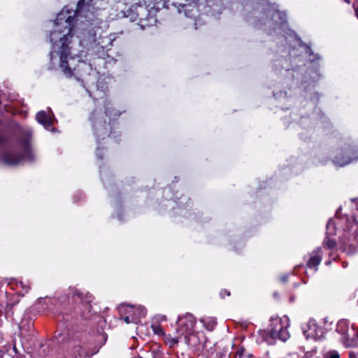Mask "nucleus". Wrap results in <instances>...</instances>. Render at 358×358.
<instances>
[{"instance_id":"f257e3e1","label":"nucleus","mask_w":358,"mask_h":358,"mask_svg":"<svg viewBox=\"0 0 358 358\" xmlns=\"http://www.w3.org/2000/svg\"><path fill=\"white\" fill-rule=\"evenodd\" d=\"M72 20L69 17L66 20H62V18L57 17L55 22V29L50 34V41L56 43L57 39L59 40L61 45L57 54L59 55V67L63 73L69 78L73 76V71L76 70L75 66H71V61H73L75 57L71 55L70 48L69 43L70 38L72 37Z\"/></svg>"},{"instance_id":"f03ea898","label":"nucleus","mask_w":358,"mask_h":358,"mask_svg":"<svg viewBox=\"0 0 358 358\" xmlns=\"http://www.w3.org/2000/svg\"><path fill=\"white\" fill-rule=\"evenodd\" d=\"M162 1V0H145V5H146L148 8H150L149 10L143 6L138 5V7L136 8L137 10L136 16H131V19L132 20L138 19L140 25L143 28L155 25L157 21L155 14L159 10V4Z\"/></svg>"},{"instance_id":"7ed1b4c3","label":"nucleus","mask_w":358,"mask_h":358,"mask_svg":"<svg viewBox=\"0 0 358 358\" xmlns=\"http://www.w3.org/2000/svg\"><path fill=\"white\" fill-rule=\"evenodd\" d=\"M22 146L23 153L22 155H18L13 151H7L1 157V162L8 166H17L22 162H33L35 156L31 150L28 141H24Z\"/></svg>"},{"instance_id":"20e7f679","label":"nucleus","mask_w":358,"mask_h":358,"mask_svg":"<svg viewBox=\"0 0 358 358\" xmlns=\"http://www.w3.org/2000/svg\"><path fill=\"white\" fill-rule=\"evenodd\" d=\"M352 328L355 331L354 336L351 338L347 332L348 324L345 320H341L337 324V331L343 334L342 342L346 348L358 347V328L355 329L354 326Z\"/></svg>"},{"instance_id":"39448f33","label":"nucleus","mask_w":358,"mask_h":358,"mask_svg":"<svg viewBox=\"0 0 358 358\" xmlns=\"http://www.w3.org/2000/svg\"><path fill=\"white\" fill-rule=\"evenodd\" d=\"M196 322L195 317L190 313L185 314L178 320L179 324L177 332L181 336H185L187 343H189L188 335L190 334L193 330Z\"/></svg>"},{"instance_id":"423d86ee","label":"nucleus","mask_w":358,"mask_h":358,"mask_svg":"<svg viewBox=\"0 0 358 358\" xmlns=\"http://www.w3.org/2000/svg\"><path fill=\"white\" fill-rule=\"evenodd\" d=\"M270 336L272 338H278L285 341L289 338V334L287 329L282 325L280 318H272Z\"/></svg>"},{"instance_id":"0eeeda50","label":"nucleus","mask_w":358,"mask_h":358,"mask_svg":"<svg viewBox=\"0 0 358 358\" xmlns=\"http://www.w3.org/2000/svg\"><path fill=\"white\" fill-rule=\"evenodd\" d=\"M345 156H336L334 159V163L338 166H343L348 164L355 159H358V156H355L354 151L350 150L349 152H344Z\"/></svg>"},{"instance_id":"6e6552de","label":"nucleus","mask_w":358,"mask_h":358,"mask_svg":"<svg viewBox=\"0 0 358 358\" xmlns=\"http://www.w3.org/2000/svg\"><path fill=\"white\" fill-rule=\"evenodd\" d=\"M71 294L73 298H74L76 300H80V301L87 304H90V302H92L93 298L90 293L86 292L84 294L83 292L78 289H73L71 291Z\"/></svg>"},{"instance_id":"1a4fd4ad","label":"nucleus","mask_w":358,"mask_h":358,"mask_svg":"<svg viewBox=\"0 0 358 358\" xmlns=\"http://www.w3.org/2000/svg\"><path fill=\"white\" fill-rule=\"evenodd\" d=\"M317 326L314 322H308L306 327L303 329V332L307 339L315 338L317 336Z\"/></svg>"},{"instance_id":"9d476101","label":"nucleus","mask_w":358,"mask_h":358,"mask_svg":"<svg viewBox=\"0 0 358 358\" xmlns=\"http://www.w3.org/2000/svg\"><path fill=\"white\" fill-rule=\"evenodd\" d=\"M36 120L45 128H48L51 125V117L45 111H40L36 114Z\"/></svg>"},{"instance_id":"9b49d317","label":"nucleus","mask_w":358,"mask_h":358,"mask_svg":"<svg viewBox=\"0 0 358 358\" xmlns=\"http://www.w3.org/2000/svg\"><path fill=\"white\" fill-rule=\"evenodd\" d=\"M321 250L317 249L312 253L309 261L308 262V266L310 268L315 267L320 264L322 257L320 255Z\"/></svg>"},{"instance_id":"f8f14e48","label":"nucleus","mask_w":358,"mask_h":358,"mask_svg":"<svg viewBox=\"0 0 358 358\" xmlns=\"http://www.w3.org/2000/svg\"><path fill=\"white\" fill-rule=\"evenodd\" d=\"M194 336L196 337L199 341L198 346L199 350H204L206 347V343L207 342V338L203 334L197 333Z\"/></svg>"},{"instance_id":"ddd939ff","label":"nucleus","mask_w":358,"mask_h":358,"mask_svg":"<svg viewBox=\"0 0 358 358\" xmlns=\"http://www.w3.org/2000/svg\"><path fill=\"white\" fill-rule=\"evenodd\" d=\"M152 329L153 331L158 335L164 334L162 328L159 325H152Z\"/></svg>"},{"instance_id":"4468645a","label":"nucleus","mask_w":358,"mask_h":358,"mask_svg":"<svg viewBox=\"0 0 358 358\" xmlns=\"http://www.w3.org/2000/svg\"><path fill=\"white\" fill-rule=\"evenodd\" d=\"M336 243L334 240H328L324 243V245L329 249H333L336 247Z\"/></svg>"},{"instance_id":"2eb2a0df","label":"nucleus","mask_w":358,"mask_h":358,"mask_svg":"<svg viewBox=\"0 0 358 358\" xmlns=\"http://www.w3.org/2000/svg\"><path fill=\"white\" fill-rule=\"evenodd\" d=\"M327 358H340V355L337 351L332 350L327 354Z\"/></svg>"},{"instance_id":"dca6fc26","label":"nucleus","mask_w":358,"mask_h":358,"mask_svg":"<svg viewBox=\"0 0 358 358\" xmlns=\"http://www.w3.org/2000/svg\"><path fill=\"white\" fill-rule=\"evenodd\" d=\"M137 310L139 311V313H140L141 316H143V317L145 316L146 310H145V309L143 307L138 306L137 307Z\"/></svg>"},{"instance_id":"f3484780","label":"nucleus","mask_w":358,"mask_h":358,"mask_svg":"<svg viewBox=\"0 0 358 358\" xmlns=\"http://www.w3.org/2000/svg\"><path fill=\"white\" fill-rule=\"evenodd\" d=\"M92 0H80L78 1V6H80L83 4L90 5L92 3Z\"/></svg>"},{"instance_id":"a211bd4d","label":"nucleus","mask_w":358,"mask_h":358,"mask_svg":"<svg viewBox=\"0 0 358 358\" xmlns=\"http://www.w3.org/2000/svg\"><path fill=\"white\" fill-rule=\"evenodd\" d=\"M6 141V137L3 134H0V144L3 143Z\"/></svg>"},{"instance_id":"6ab92c4d","label":"nucleus","mask_w":358,"mask_h":358,"mask_svg":"<svg viewBox=\"0 0 358 358\" xmlns=\"http://www.w3.org/2000/svg\"><path fill=\"white\" fill-rule=\"evenodd\" d=\"M349 357H350V358H357V355H356V353H355V352H350L349 353Z\"/></svg>"},{"instance_id":"aec40b11","label":"nucleus","mask_w":358,"mask_h":358,"mask_svg":"<svg viewBox=\"0 0 358 358\" xmlns=\"http://www.w3.org/2000/svg\"><path fill=\"white\" fill-rule=\"evenodd\" d=\"M178 341H179V338H178V337L173 338H172V340H171V343H172L173 344H176V343H178Z\"/></svg>"},{"instance_id":"412c9836","label":"nucleus","mask_w":358,"mask_h":358,"mask_svg":"<svg viewBox=\"0 0 358 358\" xmlns=\"http://www.w3.org/2000/svg\"><path fill=\"white\" fill-rule=\"evenodd\" d=\"M124 321L127 323V324H129L131 322L130 321V318L129 316H126L124 318Z\"/></svg>"},{"instance_id":"4be33fe9","label":"nucleus","mask_w":358,"mask_h":358,"mask_svg":"<svg viewBox=\"0 0 358 358\" xmlns=\"http://www.w3.org/2000/svg\"><path fill=\"white\" fill-rule=\"evenodd\" d=\"M355 13H356V15H357V18H358V7H357V8H355Z\"/></svg>"},{"instance_id":"5701e85b","label":"nucleus","mask_w":358,"mask_h":358,"mask_svg":"<svg viewBox=\"0 0 358 358\" xmlns=\"http://www.w3.org/2000/svg\"><path fill=\"white\" fill-rule=\"evenodd\" d=\"M53 56H54V52H52V53H51V59H52Z\"/></svg>"},{"instance_id":"b1692460","label":"nucleus","mask_w":358,"mask_h":358,"mask_svg":"<svg viewBox=\"0 0 358 358\" xmlns=\"http://www.w3.org/2000/svg\"><path fill=\"white\" fill-rule=\"evenodd\" d=\"M225 294H227L229 296L230 294L229 292H225Z\"/></svg>"},{"instance_id":"393cba45","label":"nucleus","mask_w":358,"mask_h":358,"mask_svg":"<svg viewBox=\"0 0 358 358\" xmlns=\"http://www.w3.org/2000/svg\"><path fill=\"white\" fill-rule=\"evenodd\" d=\"M225 294H227L229 296L230 294L229 292H225Z\"/></svg>"},{"instance_id":"a878e982","label":"nucleus","mask_w":358,"mask_h":358,"mask_svg":"<svg viewBox=\"0 0 358 358\" xmlns=\"http://www.w3.org/2000/svg\"><path fill=\"white\" fill-rule=\"evenodd\" d=\"M357 304H358V301H357Z\"/></svg>"}]
</instances>
